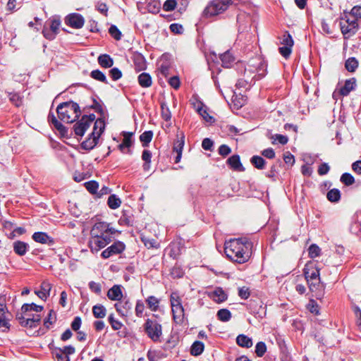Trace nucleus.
<instances>
[{"mask_svg": "<svg viewBox=\"0 0 361 361\" xmlns=\"http://www.w3.org/2000/svg\"><path fill=\"white\" fill-rule=\"evenodd\" d=\"M252 248V243L247 238L231 239L224 245L226 257L239 264H243L249 260Z\"/></svg>", "mask_w": 361, "mask_h": 361, "instance_id": "obj_1", "label": "nucleus"}, {"mask_svg": "<svg viewBox=\"0 0 361 361\" xmlns=\"http://www.w3.org/2000/svg\"><path fill=\"white\" fill-rule=\"evenodd\" d=\"M59 118L68 123L75 121L80 115L79 105L72 101L61 103L56 108Z\"/></svg>", "mask_w": 361, "mask_h": 361, "instance_id": "obj_2", "label": "nucleus"}, {"mask_svg": "<svg viewBox=\"0 0 361 361\" xmlns=\"http://www.w3.org/2000/svg\"><path fill=\"white\" fill-rule=\"evenodd\" d=\"M105 123L102 119L99 118L96 120L94 124L93 131L89 137L81 143V148L87 151L92 149L97 145L99 138L103 133Z\"/></svg>", "mask_w": 361, "mask_h": 361, "instance_id": "obj_3", "label": "nucleus"}, {"mask_svg": "<svg viewBox=\"0 0 361 361\" xmlns=\"http://www.w3.org/2000/svg\"><path fill=\"white\" fill-rule=\"evenodd\" d=\"M233 4L232 0H212L204 10V15L212 17L225 12Z\"/></svg>", "mask_w": 361, "mask_h": 361, "instance_id": "obj_4", "label": "nucleus"}, {"mask_svg": "<svg viewBox=\"0 0 361 361\" xmlns=\"http://www.w3.org/2000/svg\"><path fill=\"white\" fill-rule=\"evenodd\" d=\"M144 329L148 337L154 342L160 341L162 336V326L155 320L146 319L144 324Z\"/></svg>", "mask_w": 361, "mask_h": 361, "instance_id": "obj_5", "label": "nucleus"}, {"mask_svg": "<svg viewBox=\"0 0 361 361\" xmlns=\"http://www.w3.org/2000/svg\"><path fill=\"white\" fill-rule=\"evenodd\" d=\"M111 241V237L110 235L90 237L88 245L92 252H97L99 250L106 247Z\"/></svg>", "mask_w": 361, "mask_h": 361, "instance_id": "obj_6", "label": "nucleus"}, {"mask_svg": "<svg viewBox=\"0 0 361 361\" xmlns=\"http://www.w3.org/2000/svg\"><path fill=\"white\" fill-rule=\"evenodd\" d=\"M266 67L267 66L260 59L255 58L250 61L249 64L245 69V71H255L260 77H263L265 75Z\"/></svg>", "mask_w": 361, "mask_h": 361, "instance_id": "obj_7", "label": "nucleus"}, {"mask_svg": "<svg viewBox=\"0 0 361 361\" xmlns=\"http://www.w3.org/2000/svg\"><path fill=\"white\" fill-rule=\"evenodd\" d=\"M304 275L307 281L320 279L319 268L314 262H307L303 269Z\"/></svg>", "mask_w": 361, "mask_h": 361, "instance_id": "obj_8", "label": "nucleus"}, {"mask_svg": "<svg viewBox=\"0 0 361 361\" xmlns=\"http://www.w3.org/2000/svg\"><path fill=\"white\" fill-rule=\"evenodd\" d=\"M126 248V245L121 241L114 243L111 246L105 249L101 254L104 259H107L113 255L121 253Z\"/></svg>", "mask_w": 361, "mask_h": 361, "instance_id": "obj_9", "label": "nucleus"}, {"mask_svg": "<svg viewBox=\"0 0 361 361\" xmlns=\"http://www.w3.org/2000/svg\"><path fill=\"white\" fill-rule=\"evenodd\" d=\"M115 308L117 312L121 317H127L132 309V304L126 298L121 299L115 304Z\"/></svg>", "mask_w": 361, "mask_h": 361, "instance_id": "obj_10", "label": "nucleus"}, {"mask_svg": "<svg viewBox=\"0 0 361 361\" xmlns=\"http://www.w3.org/2000/svg\"><path fill=\"white\" fill-rule=\"evenodd\" d=\"M109 230V224L105 222L96 223L90 231V237L104 236V235H110L107 231Z\"/></svg>", "mask_w": 361, "mask_h": 361, "instance_id": "obj_11", "label": "nucleus"}, {"mask_svg": "<svg viewBox=\"0 0 361 361\" xmlns=\"http://www.w3.org/2000/svg\"><path fill=\"white\" fill-rule=\"evenodd\" d=\"M66 23L71 27L80 29L84 25L85 20L80 14L73 13L66 18Z\"/></svg>", "mask_w": 361, "mask_h": 361, "instance_id": "obj_12", "label": "nucleus"}, {"mask_svg": "<svg viewBox=\"0 0 361 361\" xmlns=\"http://www.w3.org/2000/svg\"><path fill=\"white\" fill-rule=\"evenodd\" d=\"M207 295L216 303H221L228 298L227 293L220 287H216L214 290L209 292Z\"/></svg>", "mask_w": 361, "mask_h": 361, "instance_id": "obj_13", "label": "nucleus"}, {"mask_svg": "<svg viewBox=\"0 0 361 361\" xmlns=\"http://www.w3.org/2000/svg\"><path fill=\"white\" fill-rule=\"evenodd\" d=\"M358 28V23L353 22V23L342 25V27H341V30L344 36V38L348 39L357 32Z\"/></svg>", "mask_w": 361, "mask_h": 361, "instance_id": "obj_14", "label": "nucleus"}, {"mask_svg": "<svg viewBox=\"0 0 361 361\" xmlns=\"http://www.w3.org/2000/svg\"><path fill=\"white\" fill-rule=\"evenodd\" d=\"M27 319H24V322H20L21 326L35 328L39 324L41 321L39 314L27 313Z\"/></svg>", "mask_w": 361, "mask_h": 361, "instance_id": "obj_15", "label": "nucleus"}, {"mask_svg": "<svg viewBox=\"0 0 361 361\" xmlns=\"http://www.w3.org/2000/svg\"><path fill=\"white\" fill-rule=\"evenodd\" d=\"M32 239L37 243L47 244L49 245H53L54 243L53 238L44 232L34 233L32 235Z\"/></svg>", "mask_w": 361, "mask_h": 361, "instance_id": "obj_16", "label": "nucleus"}, {"mask_svg": "<svg viewBox=\"0 0 361 361\" xmlns=\"http://www.w3.org/2000/svg\"><path fill=\"white\" fill-rule=\"evenodd\" d=\"M227 164L230 166V167L236 171H244L245 168L243 167V164L240 162V159L239 155L234 154L231 157H230L227 159Z\"/></svg>", "mask_w": 361, "mask_h": 361, "instance_id": "obj_17", "label": "nucleus"}, {"mask_svg": "<svg viewBox=\"0 0 361 361\" xmlns=\"http://www.w3.org/2000/svg\"><path fill=\"white\" fill-rule=\"evenodd\" d=\"M51 285L47 281H43L40 286V290H35V293L42 300H46L49 296Z\"/></svg>", "mask_w": 361, "mask_h": 361, "instance_id": "obj_18", "label": "nucleus"}, {"mask_svg": "<svg viewBox=\"0 0 361 361\" xmlns=\"http://www.w3.org/2000/svg\"><path fill=\"white\" fill-rule=\"evenodd\" d=\"M356 86V80L354 78L346 80L345 84L339 90V93L342 96H347L355 89Z\"/></svg>", "mask_w": 361, "mask_h": 361, "instance_id": "obj_19", "label": "nucleus"}, {"mask_svg": "<svg viewBox=\"0 0 361 361\" xmlns=\"http://www.w3.org/2000/svg\"><path fill=\"white\" fill-rule=\"evenodd\" d=\"M48 121L51 123L61 134L64 135L67 133V128L57 120L52 112H49L48 115Z\"/></svg>", "mask_w": 361, "mask_h": 361, "instance_id": "obj_20", "label": "nucleus"}, {"mask_svg": "<svg viewBox=\"0 0 361 361\" xmlns=\"http://www.w3.org/2000/svg\"><path fill=\"white\" fill-rule=\"evenodd\" d=\"M173 314V319L177 324H180L183 322L185 318L184 308L183 306L175 307L171 308Z\"/></svg>", "mask_w": 361, "mask_h": 361, "instance_id": "obj_21", "label": "nucleus"}, {"mask_svg": "<svg viewBox=\"0 0 361 361\" xmlns=\"http://www.w3.org/2000/svg\"><path fill=\"white\" fill-rule=\"evenodd\" d=\"M133 63L136 71H141L146 68V60L141 54H135L133 56Z\"/></svg>", "mask_w": 361, "mask_h": 361, "instance_id": "obj_22", "label": "nucleus"}, {"mask_svg": "<svg viewBox=\"0 0 361 361\" xmlns=\"http://www.w3.org/2000/svg\"><path fill=\"white\" fill-rule=\"evenodd\" d=\"M107 296L111 300L118 301L122 299L123 294L121 286L118 285H114L108 290Z\"/></svg>", "mask_w": 361, "mask_h": 361, "instance_id": "obj_23", "label": "nucleus"}, {"mask_svg": "<svg viewBox=\"0 0 361 361\" xmlns=\"http://www.w3.org/2000/svg\"><path fill=\"white\" fill-rule=\"evenodd\" d=\"M309 286V288L311 291H317L320 290V293L317 295V298H319V296L323 295V290L324 289V285L321 282L320 279L318 280H312L310 281H307Z\"/></svg>", "mask_w": 361, "mask_h": 361, "instance_id": "obj_24", "label": "nucleus"}, {"mask_svg": "<svg viewBox=\"0 0 361 361\" xmlns=\"http://www.w3.org/2000/svg\"><path fill=\"white\" fill-rule=\"evenodd\" d=\"M28 244L25 242L17 240L13 243V250L16 254L20 256L25 255L28 250Z\"/></svg>", "mask_w": 361, "mask_h": 361, "instance_id": "obj_25", "label": "nucleus"}, {"mask_svg": "<svg viewBox=\"0 0 361 361\" xmlns=\"http://www.w3.org/2000/svg\"><path fill=\"white\" fill-rule=\"evenodd\" d=\"M89 127V123H87V121H85L84 119L81 118L74 125V132L76 135L82 136Z\"/></svg>", "mask_w": 361, "mask_h": 361, "instance_id": "obj_26", "label": "nucleus"}, {"mask_svg": "<svg viewBox=\"0 0 361 361\" xmlns=\"http://www.w3.org/2000/svg\"><path fill=\"white\" fill-rule=\"evenodd\" d=\"M98 63L102 68H111L114 65L113 59L108 54H102L98 59Z\"/></svg>", "mask_w": 361, "mask_h": 361, "instance_id": "obj_27", "label": "nucleus"}, {"mask_svg": "<svg viewBox=\"0 0 361 361\" xmlns=\"http://www.w3.org/2000/svg\"><path fill=\"white\" fill-rule=\"evenodd\" d=\"M138 83L142 87H149L152 85V80L150 75L147 73H142L137 78Z\"/></svg>", "mask_w": 361, "mask_h": 361, "instance_id": "obj_28", "label": "nucleus"}, {"mask_svg": "<svg viewBox=\"0 0 361 361\" xmlns=\"http://www.w3.org/2000/svg\"><path fill=\"white\" fill-rule=\"evenodd\" d=\"M236 343L239 346L243 348H249L252 345V339L244 334H240L237 336Z\"/></svg>", "mask_w": 361, "mask_h": 361, "instance_id": "obj_29", "label": "nucleus"}, {"mask_svg": "<svg viewBox=\"0 0 361 361\" xmlns=\"http://www.w3.org/2000/svg\"><path fill=\"white\" fill-rule=\"evenodd\" d=\"M220 59L222 63V66L225 68H229L234 61V58L231 53L228 51L221 54Z\"/></svg>", "mask_w": 361, "mask_h": 361, "instance_id": "obj_30", "label": "nucleus"}, {"mask_svg": "<svg viewBox=\"0 0 361 361\" xmlns=\"http://www.w3.org/2000/svg\"><path fill=\"white\" fill-rule=\"evenodd\" d=\"M123 140L121 144L119 145L118 148L121 152H124L123 149L125 148H129L132 145V140L131 137L133 135V133H128V132H123Z\"/></svg>", "mask_w": 361, "mask_h": 361, "instance_id": "obj_31", "label": "nucleus"}, {"mask_svg": "<svg viewBox=\"0 0 361 361\" xmlns=\"http://www.w3.org/2000/svg\"><path fill=\"white\" fill-rule=\"evenodd\" d=\"M204 349V343L201 341H195L190 348V353L194 356H198L201 355Z\"/></svg>", "mask_w": 361, "mask_h": 361, "instance_id": "obj_32", "label": "nucleus"}, {"mask_svg": "<svg viewBox=\"0 0 361 361\" xmlns=\"http://www.w3.org/2000/svg\"><path fill=\"white\" fill-rule=\"evenodd\" d=\"M250 163L257 169L262 170L265 168L266 161L260 156L255 155L251 157Z\"/></svg>", "mask_w": 361, "mask_h": 361, "instance_id": "obj_33", "label": "nucleus"}, {"mask_svg": "<svg viewBox=\"0 0 361 361\" xmlns=\"http://www.w3.org/2000/svg\"><path fill=\"white\" fill-rule=\"evenodd\" d=\"M92 313L95 318L102 319L106 316V310L102 305H96L92 307Z\"/></svg>", "mask_w": 361, "mask_h": 361, "instance_id": "obj_34", "label": "nucleus"}, {"mask_svg": "<svg viewBox=\"0 0 361 361\" xmlns=\"http://www.w3.org/2000/svg\"><path fill=\"white\" fill-rule=\"evenodd\" d=\"M326 198L331 202H337L341 199V192L338 189L334 188L330 190L326 194Z\"/></svg>", "mask_w": 361, "mask_h": 361, "instance_id": "obj_35", "label": "nucleus"}, {"mask_svg": "<svg viewBox=\"0 0 361 361\" xmlns=\"http://www.w3.org/2000/svg\"><path fill=\"white\" fill-rule=\"evenodd\" d=\"M43 310V307L40 305H37L35 303L31 304H24L22 307L21 310L23 313H29L31 311H34L36 312H39Z\"/></svg>", "mask_w": 361, "mask_h": 361, "instance_id": "obj_36", "label": "nucleus"}, {"mask_svg": "<svg viewBox=\"0 0 361 361\" xmlns=\"http://www.w3.org/2000/svg\"><path fill=\"white\" fill-rule=\"evenodd\" d=\"M121 199L116 195H111L107 201L108 206L111 209H116L121 206Z\"/></svg>", "mask_w": 361, "mask_h": 361, "instance_id": "obj_37", "label": "nucleus"}, {"mask_svg": "<svg viewBox=\"0 0 361 361\" xmlns=\"http://www.w3.org/2000/svg\"><path fill=\"white\" fill-rule=\"evenodd\" d=\"M153 137V132L152 130L145 131L140 136V140L142 146L146 147L149 145Z\"/></svg>", "mask_w": 361, "mask_h": 361, "instance_id": "obj_38", "label": "nucleus"}, {"mask_svg": "<svg viewBox=\"0 0 361 361\" xmlns=\"http://www.w3.org/2000/svg\"><path fill=\"white\" fill-rule=\"evenodd\" d=\"M216 316L219 320L226 322L231 319V313L227 309H221L217 312Z\"/></svg>", "mask_w": 361, "mask_h": 361, "instance_id": "obj_39", "label": "nucleus"}, {"mask_svg": "<svg viewBox=\"0 0 361 361\" xmlns=\"http://www.w3.org/2000/svg\"><path fill=\"white\" fill-rule=\"evenodd\" d=\"M90 76L99 82H104L105 84H108L109 82L106 79V75L99 70H94L90 73Z\"/></svg>", "mask_w": 361, "mask_h": 361, "instance_id": "obj_40", "label": "nucleus"}, {"mask_svg": "<svg viewBox=\"0 0 361 361\" xmlns=\"http://www.w3.org/2000/svg\"><path fill=\"white\" fill-rule=\"evenodd\" d=\"M345 66L349 72H354L358 66V61L355 57H350L345 61Z\"/></svg>", "mask_w": 361, "mask_h": 361, "instance_id": "obj_41", "label": "nucleus"}, {"mask_svg": "<svg viewBox=\"0 0 361 361\" xmlns=\"http://www.w3.org/2000/svg\"><path fill=\"white\" fill-rule=\"evenodd\" d=\"M148 307L152 311H156L158 309L159 301L154 296H149L146 300Z\"/></svg>", "mask_w": 361, "mask_h": 361, "instance_id": "obj_42", "label": "nucleus"}, {"mask_svg": "<svg viewBox=\"0 0 361 361\" xmlns=\"http://www.w3.org/2000/svg\"><path fill=\"white\" fill-rule=\"evenodd\" d=\"M177 137L178 139L174 143L173 151L176 152H182L184 146V135L181 133L180 138L178 135H177Z\"/></svg>", "mask_w": 361, "mask_h": 361, "instance_id": "obj_43", "label": "nucleus"}, {"mask_svg": "<svg viewBox=\"0 0 361 361\" xmlns=\"http://www.w3.org/2000/svg\"><path fill=\"white\" fill-rule=\"evenodd\" d=\"M340 180L347 186L351 185L355 183L354 177L349 173H343Z\"/></svg>", "mask_w": 361, "mask_h": 361, "instance_id": "obj_44", "label": "nucleus"}, {"mask_svg": "<svg viewBox=\"0 0 361 361\" xmlns=\"http://www.w3.org/2000/svg\"><path fill=\"white\" fill-rule=\"evenodd\" d=\"M281 44L283 46L293 47L294 44V42L292 36L290 35L288 32H286L283 35L282 41L281 42Z\"/></svg>", "mask_w": 361, "mask_h": 361, "instance_id": "obj_45", "label": "nucleus"}, {"mask_svg": "<svg viewBox=\"0 0 361 361\" xmlns=\"http://www.w3.org/2000/svg\"><path fill=\"white\" fill-rule=\"evenodd\" d=\"M267 351V345L264 342H258L255 345V353L257 357H262Z\"/></svg>", "mask_w": 361, "mask_h": 361, "instance_id": "obj_46", "label": "nucleus"}, {"mask_svg": "<svg viewBox=\"0 0 361 361\" xmlns=\"http://www.w3.org/2000/svg\"><path fill=\"white\" fill-rule=\"evenodd\" d=\"M56 321V313L53 310H50L47 317L44 321V325L49 329V326L51 325Z\"/></svg>", "mask_w": 361, "mask_h": 361, "instance_id": "obj_47", "label": "nucleus"}, {"mask_svg": "<svg viewBox=\"0 0 361 361\" xmlns=\"http://www.w3.org/2000/svg\"><path fill=\"white\" fill-rule=\"evenodd\" d=\"M171 306L172 307L183 306L181 299L177 293H172L170 297Z\"/></svg>", "mask_w": 361, "mask_h": 361, "instance_id": "obj_48", "label": "nucleus"}, {"mask_svg": "<svg viewBox=\"0 0 361 361\" xmlns=\"http://www.w3.org/2000/svg\"><path fill=\"white\" fill-rule=\"evenodd\" d=\"M108 320L114 330H120L123 326L122 323L116 319L112 314L109 316Z\"/></svg>", "mask_w": 361, "mask_h": 361, "instance_id": "obj_49", "label": "nucleus"}, {"mask_svg": "<svg viewBox=\"0 0 361 361\" xmlns=\"http://www.w3.org/2000/svg\"><path fill=\"white\" fill-rule=\"evenodd\" d=\"M308 252H309V256L311 258H314V257L319 256L320 252H321V249L316 244H312L309 247Z\"/></svg>", "mask_w": 361, "mask_h": 361, "instance_id": "obj_50", "label": "nucleus"}, {"mask_svg": "<svg viewBox=\"0 0 361 361\" xmlns=\"http://www.w3.org/2000/svg\"><path fill=\"white\" fill-rule=\"evenodd\" d=\"M109 32L111 35V36L112 37H114L115 39H116V40L121 39V32L116 25H111L109 29Z\"/></svg>", "mask_w": 361, "mask_h": 361, "instance_id": "obj_51", "label": "nucleus"}, {"mask_svg": "<svg viewBox=\"0 0 361 361\" xmlns=\"http://www.w3.org/2000/svg\"><path fill=\"white\" fill-rule=\"evenodd\" d=\"M273 140L272 144H275L276 141L279 142L281 145H286L288 141V137L286 135L276 134L271 136Z\"/></svg>", "mask_w": 361, "mask_h": 361, "instance_id": "obj_52", "label": "nucleus"}, {"mask_svg": "<svg viewBox=\"0 0 361 361\" xmlns=\"http://www.w3.org/2000/svg\"><path fill=\"white\" fill-rule=\"evenodd\" d=\"M86 189L92 194H95L98 189L99 185L96 181L91 180L85 183Z\"/></svg>", "mask_w": 361, "mask_h": 361, "instance_id": "obj_53", "label": "nucleus"}, {"mask_svg": "<svg viewBox=\"0 0 361 361\" xmlns=\"http://www.w3.org/2000/svg\"><path fill=\"white\" fill-rule=\"evenodd\" d=\"M161 116L162 118L166 121H168L171 118V114L170 112V110L169 107L166 105L165 103L161 104Z\"/></svg>", "mask_w": 361, "mask_h": 361, "instance_id": "obj_54", "label": "nucleus"}, {"mask_svg": "<svg viewBox=\"0 0 361 361\" xmlns=\"http://www.w3.org/2000/svg\"><path fill=\"white\" fill-rule=\"evenodd\" d=\"M190 102L197 112H200L202 108L204 107V104L198 99L197 96H192Z\"/></svg>", "mask_w": 361, "mask_h": 361, "instance_id": "obj_55", "label": "nucleus"}, {"mask_svg": "<svg viewBox=\"0 0 361 361\" xmlns=\"http://www.w3.org/2000/svg\"><path fill=\"white\" fill-rule=\"evenodd\" d=\"M89 288L90 290L97 295H100L102 292L101 284L94 281H90L89 283Z\"/></svg>", "mask_w": 361, "mask_h": 361, "instance_id": "obj_56", "label": "nucleus"}, {"mask_svg": "<svg viewBox=\"0 0 361 361\" xmlns=\"http://www.w3.org/2000/svg\"><path fill=\"white\" fill-rule=\"evenodd\" d=\"M176 4V0H166L163 5V8L166 11H171L175 9Z\"/></svg>", "mask_w": 361, "mask_h": 361, "instance_id": "obj_57", "label": "nucleus"}, {"mask_svg": "<svg viewBox=\"0 0 361 361\" xmlns=\"http://www.w3.org/2000/svg\"><path fill=\"white\" fill-rule=\"evenodd\" d=\"M109 75L113 80H118L122 77V72L118 68H113L109 71Z\"/></svg>", "mask_w": 361, "mask_h": 361, "instance_id": "obj_58", "label": "nucleus"}, {"mask_svg": "<svg viewBox=\"0 0 361 361\" xmlns=\"http://www.w3.org/2000/svg\"><path fill=\"white\" fill-rule=\"evenodd\" d=\"M61 25V20L59 18H53L51 20L50 29L55 33H58L59 27Z\"/></svg>", "mask_w": 361, "mask_h": 361, "instance_id": "obj_59", "label": "nucleus"}, {"mask_svg": "<svg viewBox=\"0 0 361 361\" xmlns=\"http://www.w3.org/2000/svg\"><path fill=\"white\" fill-rule=\"evenodd\" d=\"M169 29L171 32L174 34H182L184 30L183 26L178 23H172L170 25Z\"/></svg>", "mask_w": 361, "mask_h": 361, "instance_id": "obj_60", "label": "nucleus"}, {"mask_svg": "<svg viewBox=\"0 0 361 361\" xmlns=\"http://www.w3.org/2000/svg\"><path fill=\"white\" fill-rule=\"evenodd\" d=\"M144 310H145L144 303L140 300L137 301L136 303V306H135L136 316L138 317H142Z\"/></svg>", "mask_w": 361, "mask_h": 361, "instance_id": "obj_61", "label": "nucleus"}, {"mask_svg": "<svg viewBox=\"0 0 361 361\" xmlns=\"http://www.w3.org/2000/svg\"><path fill=\"white\" fill-rule=\"evenodd\" d=\"M42 34L46 39L49 40L54 39L56 35V33L53 32L50 28L48 29L47 27H44Z\"/></svg>", "mask_w": 361, "mask_h": 361, "instance_id": "obj_62", "label": "nucleus"}, {"mask_svg": "<svg viewBox=\"0 0 361 361\" xmlns=\"http://www.w3.org/2000/svg\"><path fill=\"white\" fill-rule=\"evenodd\" d=\"M250 295V290H249L248 288L243 286L238 289V295L242 299H244V300L247 299L249 298Z\"/></svg>", "mask_w": 361, "mask_h": 361, "instance_id": "obj_63", "label": "nucleus"}, {"mask_svg": "<svg viewBox=\"0 0 361 361\" xmlns=\"http://www.w3.org/2000/svg\"><path fill=\"white\" fill-rule=\"evenodd\" d=\"M350 15L355 18H361V6H355L350 11Z\"/></svg>", "mask_w": 361, "mask_h": 361, "instance_id": "obj_64", "label": "nucleus"}]
</instances>
